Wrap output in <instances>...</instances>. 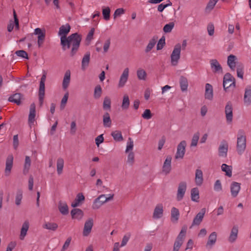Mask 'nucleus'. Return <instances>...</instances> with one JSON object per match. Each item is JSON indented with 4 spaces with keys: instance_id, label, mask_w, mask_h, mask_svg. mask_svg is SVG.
Listing matches in <instances>:
<instances>
[{
    "instance_id": "1",
    "label": "nucleus",
    "mask_w": 251,
    "mask_h": 251,
    "mask_svg": "<svg viewBox=\"0 0 251 251\" xmlns=\"http://www.w3.org/2000/svg\"><path fill=\"white\" fill-rule=\"evenodd\" d=\"M60 40L61 44L64 50L68 49L72 46L71 54L72 56H74L79 47L81 38L79 34L75 33L72 34L68 38H66V37H61Z\"/></svg>"
},
{
    "instance_id": "2",
    "label": "nucleus",
    "mask_w": 251,
    "mask_h": 251,
    "mask_svg": "<svg viewBox=\"0 0 251 251\" xmlns=\"http://www.w3.org/2000/svg\"><path fill=\"white\" fill-rule=\"evenodd\" d=\"M246 136L242 130L238 131L237 135L236 150L239 155H242L246 149Z\"/></svg>"
},
{
    "instance_id": "3",
    "label": "nucleus",
    "mask_w": 251,
    "mask_h": 251,
    "mask_svg": "<svg viewBox=\"0 0 251 251\" xmlns=\"http://www.w3.org/2000/svg\"><path fill=\"white\" fill-rule=\"evenodd\" d=\"M181 46L178 43L175 45L171 55V63L173 66L177 65L180 58Z\"/></svg>"
},
{
    "instance_id": "4",
    "label": "nucleus",
    "mask_w": 251,
    "mask_h": 251,
    "mask_svg": "<svg viewBox=\"0 0 251 251\" xmlns=\"http://www.w3.org/2000/svg\"><path fill=\"white\" fill-rule=\"evenodd\" d=\"M223 86L226 91L233 90L235 87V80L229 73H226L224 76Z\"/></svg>"
},
{
    "instance_id": "5",
    "label": "nucleus",
    "mask_w": 251,
    "mask_h": 251,
    "mask_svg": "<svg viewBox=\"0 0 251 251\" xmlns=\"http://www.w3.org/2000/svg\"><path fill=\"white\" fill-rule=\"evenodd\" d=\"M33 34L37 36V42L38 48L43 44L46 37V29L44 28H36L33 31Z\"/></svg>"
},
{
    "instance_id": "6",
    "label": "nucleus",
    "mask_w": 251,
    "mask_h": 251,
    "mask_svg": "<svg viewBox=\"0 0 251 251\" xmlns=\"http://www.w3.org/2000/svg\"><path fill=\"white\" fill-rule=\"evenodd\" d=\"M186 230L187 228L186 227H183L182 228L174 243L173 251H179L180 247L183 243L184 237L186 233Z\"/></svg>"
},
{
    "instance_id": "7",
    "label": "nucleus",
    "mask_w": 251,
    "mask_h": 251,
    "mask_svg": "<svg viewBox=\"0 0 251 251\" xmlns=\"http://www.w3.org/2000/svg\"><path fill=\"white\" fill-rule=\"evenodd\" d=\"M164 207L163 204L158 203L156 204L154 208L152 218L157 220L161 219L163 217Z\"/></svg>"
},
{
    "instance_id": "8",
    "label": "nucleus",
    "mask_w": 251,
    "mask_h": 251,
    "mask_svg": "<svg viewBox=\"0 0 251 251\" xmlns=\"http://www.w3.org/2000/svg\"><path fill=\"white\" fill-rule=\"evenodd\" d=\"M186 146V142L182 141L177 146L176 152L175 155L176 159H182L185 153V148Z\"/></svg>"
},
{
    "instance_id": "9",
    "label": "nucleus",
    "mask_w": 251,
    "mask_h": 251,
    "mask_svg": "<svg viewBox=\"0 0 251 251\" xmlns=\"http://www.w3.org/2000/svg\"><path fill=\"white\" fill-rule=\"evenodd\" d=\"M128 76L129 69L128 68H126L124 70L122 74H121L120 77L118 84L119 88H123L125 86V85L127 82Z\"/></svg>"
},
{
    "instance_id": "10",
    "label": "nucleus",
    "mask_w": 251,
    "mask_h": 251,
    "mask_svg": "<svg viewBox=\"0 0 251 251\" xmlns=\"http://www.w3.org/2000/svg\"><path fill=\"white\" fill-rule=\"evenodd\" d=\"M228 144L227 142L223 140L220 143L218 149L219 155L220 157L226 158L227 155Z\"/></svg>"
},
{
    "instance_id": "11",
    "label": "nucleus",
    "mask_w": 251,
    "mask_h": 251,
    "mask_svg": "<svg viewBox=\"0 0 251 251\" xmlns=\"http://www.w3.org/2000/svg\"><path fill=\"white\" fill-rule=\"evenodd\" d=\"M187 188V184L185 182H181L178 186L177 194H176V199L178 201H181L186 192Z\"/></svg>"
},
{
    "instance_id": "12",
    "label": "nucleus",
    "mask_w": 251,
    "mask_h": 251,
    "mask_svg": "<svg viewBox=\"0 0 251 251\" xmlns=\"http://www.w3.org/2000/svg\"><path fill=\"white\" fill-rule=\"evenodd\" d=\"M209 62L210 68L213 73L216 74L223 73L222 67L217 60L212 59L210 60Z\"/></svg>"
},
{
    "instance_id": "13",
    "label": "nucleus",
    "mask_w": 251,
    "mask_h": 251,
    "mask_svg": "<svg viewBox=\"0 0 251 251\" xmlns=\"http://www.w3.org/2000/svg\"><path fill=\"white\" fill-rule=\"evenodd\" d=\"M172 157L171 155H169L166 157L165 160L164 162L163 166H162V172L165 175H167L171 171V162H172Z\"/></svg>"
},
{
    "instance_id": "14",
    "label": "nucleus",
    "mask_w": 251,
    "mask_h": 251,
    "mask_svg": "<svg viewBox=\"0 0 251 251\" xmlns=\"http://www.w3.org/2000/svg\"><path fill=\"white\" fill-rule=\"evenodd\" d=\"M239 64L236 56L230 54L227 57V64L232 71H235L236 66L237 67Z\"/></svg>"
},
{
    "instance_id": "15",
    "label": "nucleus",
    "mask_w": 251,
    "mask_h": 251,
    "mask_svg": "<svg viewBox=\"0 0 251 251\" xmlns=\"http://www.w3.org/2000/svg\"><path fill=\"white\" fill-rule=\"evenodd\" d=\"M35 105L34 103H32L30 106L29 114L28 118V123L30 127H31L34 124L35 122Z\"/></svg>"
},
{
    "instance_id": "16",
    "label": "nucleus",
    "mask_w": 251,
    "mask_h": 251,
    "mask_svg": "<svg viewBox=\"0 0 251 251\" xmlns=\"http://www.w3.org/2000/svg\"><path fill=\"white\" fill-rule=\"evenodd\" d=\"M243 101L246 106L251 104V85L247 86L245 89Z\"/></svg>"
},
{
    "instance_id": "17",
    "label": "nucleus",
    "mask_w": 251,
    "mask_h": 251,
    "mask_svg": "<svg viewBox=\"0 0 251 251\" xmlns=\"http://www.w3.org/2000/svg\"><path fill=\"white\" fill-rule=\"evenodd\" d=\"M225 114L227 123L231 124L233 119V109L230 102H228L226 105Z\"/></svg>"
},
{
    "instance_id": "18",
    "label": "nucleus",
    "mask_w": 251,
    "mask_h": 251,
    "mask_svg": "<svg viewBox=\"0 0 251 251\" xmlns=\"http://www.w3.org/2000/svg\"><path fill=\"white\" fill-rule=\"evenodd\" d=\"M93 226V220L92 218L88 219L84 224L83 230V235L84 236H87L91 232Z\"/></svg>"
},
{
    "instance_id": "19",
    "label": "nucleus",
    "mask_w": 251,
    "mask_h": 251,
    "mask_svg": "<svg viewBox=\"0 0 251 251\" xmlns=\"http://www.w3.org/2000/svg\"><path fill=\"white\" fill-rule=\"evenodd\" d=\"M205 213V209L202 208L194 218L191 226H199L202 222Z\"/></svg>"
},
{
    "instance_id": "20",
    "label": "nucleus",
    "mask_w": 251,
    "mask_h": 251,
    "mask_svg": "<svg viewBox=\"0 0 251 251\" xmlns=\"http://www.w3.org/2000/svg\"><path fill=\"white\" fill-rule=\"evenodd\" d=\"M195 182L196 185L198 186H200L203 184V173L202 171L200 169H197L196 170L195 174Z\"/></svg>"
},
{
    "instance_id": "21",
    "label": "nucleus",
    "mask_w": 251,
    "mask_h": 251,
    "mask_svg": "<svg viewBox=\"0 0 251 251\" xmlns=\"http://www.w3.org/2000/svg\"><path fill=\"white\" fill-rule=\"evenodd\" d=\"M85 200V197L82 193H79L77 194L75 199L72 202V207L75 208L80 206Z\"/></svg>"
},
{
    "instance_id": "22",
    "label": "nucleus",
    "mask_w": 251,
    "mask_h": 251,
    "mask_svg": "<svg viewBox=\"0 0 251 251\" xmlns=\"http://www.w3.org/2000/svg\"><path fill=\"white\" fill-rule=\"evenodd\" d=\"M217 238V234L213 231L208 236V240L206 244V247L208 249H211L215 244Z\"/></svg>"
},
{
    "instance_id": "23",
    "label": "nucleus",
    "mask_w": 251,
    "mask_h": 251,
    "mask_svg": "<svg viewBox=\"0 0 251 251\" xmlns=\"http://www.w3.org/2000/svg\"><path fill=\"white\" fill-rule=\"evenodd\" d=\"M205 99L211 100L213 98V89L212 86L209 83H206L205 86Z\"/></svg>"
},
{
    "instance_id": "24",
    "label": "nucleus",
    "mask_w": 251,
    "mask_h": 251,
    "mask_svg": "<svg viewBox=\"0 0 251 251\" xmlns=\"http://www.w3.org/2000/svg\"><path fill=\"white\" fill-rule=\"evenodd\" d=\"M71 214L73 219L77 220L78 221L81 220L84 216L83 212L79 208H74L72 209L71 211Z\"/></svg>"
},
{
    "instance_id": "25",
    "label": "nucleus",
    "mask_w": 251,
    "mask_h": 251,
    "mask_svg": "<svg viewBox=\"0 0 251 251\" xmlns=\"http://www.w3.org/2000/svg\"><path fill=\"white\" fill-rule=\"evenodd\" d=\"M241 189L240 183L237 182H233L231 183L230 189L232 196L236 197L238 195Z\"/></svg>"
},
{
    "instance_id": "26",
    "label": "nucleus",
    "mask_w": 251,
    "mask_h": 251,
    "mask_svg": "<svg viewBox=\"0 0 251 251\" xmlns=\"http://www.w3.org/2000/svg\"><path fill=\"white\" fill-rule=\"evenodd\" d=\"M180 216V213L178 209L173 207L171 210V221L173 223H176Z\"/></svg>"
},
{
    "instance_id": "27",
    "label": "nucleus",
    "mask_w": 251,
    "mask_h": 251,
    "mask_svg": "<svg viewBox=\"0 0 251 251\" xmlns=\"http://www.w3.org/2000/svg\"><path fill=\"white\" fill-rule=\"evenodd\" d=\"M13 163V156L12 155L8 156L6 160V167L5 169V173L6 176L9 175L10 174Z\"/></svg>"
},
{
    "instance_id": "28",
    "label": "nucleus",
    "mask_w": 251,
    "mask_h": 251,
    "mask_svg": "<svg viewBox=\"0 0 251 251\" xmlns=\"http://www.w3.org/2000/svg\"><path fill=\"white\" fill-rule=\"evenodd\" d=\"M238 227L237 226H234L231 230L229 236L228 237V241L230 243L234 242L238 237Z\"/></svg>"
},
{
    "instance_id": "29",
    "label": "nucleus",
    "mask_w": 251,
    "mask_h": 251,
    "mask_svg": "<svg viewBox=\"0 0 251 251\" xmlns=\"http://www.w3.org/2000/svg\"><path fill=\"white\" fill-rule=\"evenodd\" d=\"M58 209L61 214L67 215L69 214V207L65 201H60L58 203Z\"/></svg>"
},
{
    "instance_id": "30",
    "label": "nucleus",
    "mask_w": 251,
    "mask_h": 251,
    "mask_svg": "<svg viewBox=\"0 0 251 251\" xmlns=\"http://www.w3.org/2000/svg\"><path fill=\"white\" fill-rule=\"evenodd\" d=\"M29 226L28 221H25L23 224L20 235L21 240H23L25 237Z\"/></svg>"
},
{
    "instance_id": "31",
    "label": "nucleus",
    "mask_w": 251,
    "mask_h": 251,
    "mask_svg": "<svg viewBox=\"0 0 251 251\" xmlns=\"http://www.w3.org/2000/svg\"><path fill=\"white\" fill-rule=\"evenodd\" d=\"M71 72L70 70H67L65 73L62 82V87L64 90H66L69 86Z\"/></svg>"
},
{
    "instance_id": "32",
    "label": "nucleus",
    "mask_w": 251,
    "mask_h": 251,
    "mask_svg": "<svg viewBox=\"0 0 251 251\" xmlns=\"http://www.w3.org/2000/svg\"><path fill=\"white\" fill-rule=\"evenodd\" d=\"M64 166V159L62 157L58 158L56 160V171L58 175H60L62 174Z\"/></svg>"
},
{
    "instance_id": "33",
    "label": "nucleus",
    "mask_w": 251,
    "mask_h": 251,
    "mask_svg": "<svg viewBox=\"0 0 251 251\" xmlns=\"http://www.w3.org/2000/svg\"><path fill=\"white\" fill-rule=\"evenodd\" d=\"M71 29L70 25L68 24L62 25L58 32V35L61 37H66V35L69 32Z\"/></svg>"
},
{
    "instance_id": "34",
    "label": "nucleus",
    "mask_w": 251,
    "mask_h": 251,
    "mask_svg": "<svg viewBox=\"0 0 251 251\" xmlns=\"http://www.w3.org/2000/svg\"><path fill=\"white\" fill-rule=\"evenodd\" d=\"M13 16H14V22H10L7 26V30L9 32H11L12 31V30L14 28V25H15L16 28L17 29H19V21H18V19L17 17L16 14V12L15 11H14Z\"/></svg>"
},
{
    "instance_id": "35",
    "label": "nucleus",
    "mask_w": 251,
    "mask_h": 251,
    "mask_svg": "<svg viewBox=\"0 0 251 251\" xmlns=\"http://www.w3.org/2000/svg\"><path fill=\"white\" fill-rule=\"evenodd\" d=\"M90 59V53H86L83 56L81 62V69L85 70L89 65Z\"/></svg>"
},
{
    "instance_id": "36",
    "label": "nucleus",
    "mask_w": 251,
    "mask_h": 251,
    "mask_svg": "<svg viewBox=\"0 0 251 251\" xmlns=\"http://www.w3.org/2000/svg\"><path fill=\"white\" fill-rule=\"evenodd\" d=\"M191 198L192 201L195 202H198L199 201V190L198 188H193L191 190Z\"/></svg>"
},
{
    "instance_id": "37",
    "label": "nucleus",
    "mask_w": 251,
    "mask_h": 251,
    "mask_svg": "<svg viewBox=\"0 0 251 251\" xmlns=\"http://www.w3.org/2000/svg\"><path fill=\"white\" fill-rule=\"evenodd\" d=\"M221 170L225 173V174L228 177L232 176V167L231 166L227 165L226 164H223L221 166Z\"/></svg>"
},
{
    "instance_id": "38",
    "label": "nucleus",
    "mask_w": 251,
    "mask_h": 251,
    "mask_svg": "<svg viewBox=\"0 0 251 251\" xmlns=\"http://www.w3.org/2000/svg\"><path fill=\"white\" fill-rule=\"evenodd\" d=\"M129 105L130 101L129 97L127 95L125 94L123 98L121 107L123 109L127 110L129 108Z\"/></svg>"
},
{
    "instance_id": "39",
    "label": "nucleus",
    "mask_w": 251,
    "mask_h": 251,
    "mask_svg": "<svg viewBox=\"0 0 251 251\" xmlns=\"http://www.w3.org/2000/svg\"><path fill=\"white\" fill-rule=\"evenodd\" d=\"M58 225L55 223L46 222L43 225L44 228L53 230H55L58 228Z\"/></svg>"
},
{
    "instance_id": "40",
    "label": "nucleus",
    "mask_w": 251,
    "mask_h": 251,
    "mask_svg": "<svg viewBox=\"0 0 251 251\" xmlns=\"http://www.w3.org/2000/svg\"><path fill=\"white\" fill-rule=\"evenodd\" d=\"M9 101L20 104L21 103V95L19 93L13 95L9 98Z\"/></svg>"
},
{
    "instance_id": "41",
    "label": "nucleus",
    "mask_w": 251,
    "mask_h": 251,
    "mask_svg": "<svg viewBox=\"0 0 251 251\" xmlns=\"http://www.w3.org/2000/svg\"><path fill=\"white\" fill-rule=\"evenodd\" d=\"M101 197H98L93 201L92 208L93 210H97L100 208V207L103 204L102 201H100V198H102Z\"/></svg>"
},
{
    "instance_id": "42",
    "label": "nucleus",
    "mask_w": 251,
    "mask_h": 251,
    "mask_svg": "<svg viewBox=\"0 0 251 251\" xmlns=\"http://www.w3.org/2000/svg\"><path fill=\"white\" fill-rule=\"evenodd\" d=\"M111 136L116 142H121L123 140V137L120 131L116 130L113 131L111 133Z\"/></svg>"
},
{
    "instance_id": "43",
    "label": "nucleus",
    "mask_w": 251,
    "mask_h": 251,
    "mask_svg": "<svg viewBox=\"0 0 251 251\" xmlns=\"http://www.w3.org/2000/svg\"><path fill=\"white\" fill-rule=\"evenodd\" d=\"M103 125L105 127H110L111 125V121L109 114L108 113H105L103 116Z\"/></svg>"
},
{
    "instance_id": "44",
    "label": "nucleus",
    "mask_w": 251,
    "mask_h": 251,
    "mask_svg": "<svg viewBox=\"0 0 251 251\" xmlns=\"http://www.w3.org/2000/svg\"><path fill=\"white\" fill-rule=\"evenodd\" d=\"M102 14L103 19L106 21H108L110 19V9L109 7H102Z\"/></svg>"
},
{
    "instance_id": "45",
    "label": "nucleus",
    "mask_w": 251,
    "mask_h": 251,
    "mask_svg": "<svg viewBox=\"0 0 251 251\" xmlns=\"http://www.w3.org/2000/svg\"><path fill=\"white\" fill-rule=\"evenodd\" d=\"M180 86L182 92L186 91L188 88L187 79L183 77H181L180 79Z\"/></svg>"
},
{
    "instance_id": "46",
    "label": "nucleus",
    "mask_w": 251,
    "mask_h": 251,
    "mask_svg": "<svg viewBox=\"0 0 251 251\" xmlns=\"http://www.w3.org/2000/svg\"><path fill=\"white\" fill-rule=\"evenodd\" d=\"M45 95V83H40L39 90V99L41 102H43Z\"/></svg>"
},
{
    "instance_id": "47",
    "label": "nucleus",
    "mask_w": 251,
    "mask_h": 251,
    "mask_svg": "<svg viewBox=\"0 0 251 251\" xmlns=\"http://www.w3.org/2000/svg\"><path fill=\"white\" fill-rule=\"evenodd\" d=\"M137 77L139 80H145L147 78V73L143 69H139L137 71Z\"/></svg>"
},
{
    "instance_id": "48",
    "label": "nucleus",
    "mask_w": 251,
    "mask_h": 251,
    "mask_svg": "<svg viewBox=\"0 0 251 251\" xmlns=\"http://www.w3.org/2000/svg\"><path fill=\"white\" fill-rule=\"evenodd\" d=\"M219 0H209L205 8L206 11H211L213 10Z\"/></svg>"
},
{
    "instance_id": "49",
    "label": "nucleus",
    "mask_w": 251,
    "mask_h": 251,
    "mask_svg": "<svg viewBox=\"0 0 251 251\" xmlns=\"http://www.w3.org/2000/svg\"><path fill=\"white\" fill-rule=\"evenodd\" d=\"M114 195L112 194H109L108 195H100L99 197H101L102 198H100V201H102L103 204H104L106 202L111 201L113 198Z\"/></svg>"
},
{
    "instance_id": "50",
    "label": "nucleus",
    "mask_w": 251,
    "mask_h": 251,
    "mask_svg": "<svg viewBox=\"0 0 251 251\" xmlns=\"http://www.w3.org/2000/svg\"><path fill=\"white\" fill-rule=\"evenodd\" d=\"M103 108L104 110H110L111 108V100L108 97H105L104 99Z\"/></svg>"
},
{
    "instance_id": "51",
    "label": "nucleus",
    "mask_w": 251,
    "mask_h": 251,
    "mask_svg": "<svg viewBox=\"0 0 251 251\" xmlns=\"http://www.w3.org/2000/svg\"><path fill=\"white\" fill-rule=\"evenodd\" d=\"M31 165V160L29 156H25V162L24 165V173L26 174L28 172Z\"/></svg>"
},
{
    "instance_id": "52",
    "label": "nucleus",
    "mask_w": 251,
    "mask_h": 251,
    "mask_svg": "<svg viewBox=\"0 0 251 251\" xmlns=\"http://www.w3.org/2000/svg\"><path fill=\"white\" fill-rule=\"evenodd\" d=\"M134 144L133 141L131 138H129L128 141L126 144V152H130L132 151L133 149Z\"/></svg>"
},
{
    "instance_id": "53",
    "label": "nucleus",
    "mask_w": 251,
    "mask_h": 251,
    "mask_svg": "<svg viewBox=\"0 0 251 251\" xmlns=\"http://www.w3.org/2000/svg\"><path fill=\"white\" fill-rule=\"evenodd\" d=\"M244 66L242 64H239L237 67V75L238 77L243 79L244 75Z\"/></svg>"
},
{
    "instance_id": "54",
    "label": "nucleus",
    "mask_w": 251,
    "mask_h": 251,
    "mask_svg": "<svg viewBox=\"0 0 251 251\" xmlns=\"http://www.w3.org/2000/svg\"><path fill=\"white\" fill-rule=\"evenodd\" d=\"M200 138V133L197 132L195 133L192 137L191 143V147H196Z\"/></svg>"
},
{
    "instance_id": "55",
    "label": "nucleus",
    "mask_w": 251,
    "mask_h": 251,
    "mask_svg": "<svg viewBox=\"0 0 251 251\" xmlns=\"http://www.w3.org/2000/svg\"><path fill=\"white\" fill-rule=\"evenodd\" d=\"M172 4V2L170 0H167L166 3H162L158 6V11L161 12L166 7L171 6Z\"/></svg>"
},
{
    "instance_id": "56",
    "label": "nucleus",
    "mask_w": 251,
    "mask_h": 251,
    "mask_svg": "<svg viewBox=\"0 0 251 251\" xmlns=\"http://www.w3.org/2000/svg\"><path fill=\"white\" fill-rule=\"evenodd\" d=\"M156 40L155 39L153 38V39H151L149 43H148V44L146 47L145 51L146 52H148L150 51H151L152 49V48L154 47L155 45L156 44Z\"/></svg>"
},
{
    "instance_id": "57",
    "label": "nucleus",
    "mask_w": 251,
    "mask_h": 251,
    "mask_svg": "<svg viewBox=\"0 0 251 251\" xmlns=\"http://www.w3.org/2000/svg\"><path fill=\"white\" fill-rule=\"evenodd\" d=\"M23 192L22 190H19L17 192L15 198V203L17 205H19L21 204Z\"/></svg>"
},
{
    "instance_id": "58",
    "label": "nucleus",
    "mask_w": 251,
    "mask_h": 251,
    "mask_svg": "<svg viewBox=\"0 0 251 251\" xmlns=\"http://www.w3.org/2000/svg\"><path fill=\"white\" fill-rule=\"evenodd\" d=\"M152 115L151 113V111L150 109H145L142 114V117L143 119L146 120H149L151 118Z\"/></svg>"
},
{
    "instance_id": "59",
    "label": "nucleus",
    "mask_w": 251,
    "mask_h": 251,
    "mask_svg": "<svg viewBox=\"0 0 251 251\" xmlns=\"http://www.w3.org/2000/svg\"><path fill=\"white\" fill-rule=\"evenodd\" d=\"M102 90L100 85H97L94 90V96L96 99H99L101 94Z\"/></svg>"
},
{
    "instance_id": "60",
    "label": "nucleus",
    "mask_w": 251,
    "mask_h": 251,
    "mask_svg": "<svg viewBox=\"0 0 251 251\" xmlns=\"http://www.w3.org/2000/svg\"><path fill=\"white\" fill-rule=\"evenodd\" d=\"M68 97H69V94L67 92L64 95V96H63V97L61 100V103H60L61 109H63L65 108L66 104L68 99Z\"/></svg>"
},
{
    "instance_id": "61",
    "label": "nucleus",
    "mask_w": 251,
    "mask_h": 251,
    "mask_svg": "<svg viewBox=\"0 0 251 251\" xmlns=\"http://www.w3.org/2000/svg\"><path fill=\"white\" fill-rule=\"evenodd\" d=\"M214 190L216 192H220L222 190V186L220 180H217L214 184Z\"/></svg>"
},
{
    "instance_id": "62",
    "label": "nucleus",
    "mask_w": 251,
    "mask_h": 251,
    "mask_svg": "<svg viewBox=\"0 0 251 251\" xmlns=\"http://www.w3.org/2000/svg\"><path fill=\"white\" fill-rule=\"evenodd\" d=\"M134 161V154L132 151L129 152L127 158V163L130 165H132Z\"/></svg>"
},
{
    "instance_id": "63",
    "label": "nucleus",
    "mask_w": 251,
    "mask_h": 251,
    "mask_svg": "<svg viewBox=\"0 0 251 251\" xmlns=\"http://www.w3.org/2000/svg\"><path fill=\"white\" fill-rule=\"evenodd\" d=\"M174 26L173 23H170L166 24L163 27V31L166 33L170 32Z\"/></svg>"
},
{
    "instance_id": "64",
    "label": "nucleus",
    "mask_w": 251,
    "mask_h": 251,
    "mask_svg": "<svg viewBox=\"0 0 251 251\" xmlns=\"http://www.w3.org/2000/svg\"><path fill=\"white\" fill-rule=\"evenodd\" d=\"M130 234H127L124 235L122 239L121 244V245H120V247H123L125 246L126 245L127 243L128 242L129 239H130Z\"/></svg>"
}]
</instances>
